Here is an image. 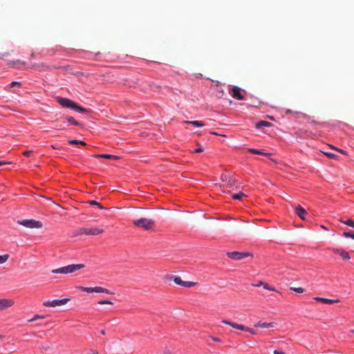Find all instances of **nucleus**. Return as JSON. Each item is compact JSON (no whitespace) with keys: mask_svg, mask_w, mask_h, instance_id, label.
Returning a JSON list of instances; mask_svg holds the SVG:
<instances>
[{"mask_svg":"<svg viewBox=\"0 0 354 354\" xmlns=\"http://www.w3.org/2000/svg\"><path fill=\"white\" fill-rule=\"evenodd\" d=\"M84 268H85V265L83 263L71 264L57 269H53L51 272L54 274H69L73 273Z\"/></svg>","mask_w":354,"mask_h":354,"instance_id":"f257e3e1","label":"nucleus"},{"mask_svg":"<svg viewBox=\"0 0 354 354\" xmlns=\"http://www.w3.org/2000/svg\"><path fill=\"white\" fill-rule=\"evenodd\" d=\"M57 101L64 107L72 109L82 113L88 112V111L86 109L80 106L70 99L59 97Z\"/></svg>","mask_w":354,"mask_h":354,"instance_id":"f03ea898","label":"nucleus"},{"mask_svg":"<svg viewBox=\"0 0 354 354\" xmlns=\"http://www.w3.org/2000/svg\"><path fill=\"white\" fill-rule=\"evenodd\" d=\"M134 225L145 230H149L154 226V221L151 218H141L133 221Z\"/></svg>","mask_w":354,"mask_h":354,"instance_id":"7ed1b4c3","label":"nucleus"},{"mask_svg":"<svg viewBox=\"0 0 354 354\" xmlns=\"http://www.w3.org/2000/svg\"><path fill=\"white\" fill-rule=\"evenodd\" d=\"M17 223L28 228H41L43 226L41 221L34 219H24L18 221Z\"/></svg>","mask_w":354,"mask_h":354,"instance_id":"20e7f679","label":"nucleus"},{"mask_svg":"<svg viewBox=\"0 0 354 354\" xmlns=\"http://www.w3.org/2000/svg\"><path fill=\"white\" fill-rule=\"evenodd\" d=\"M222 322L223 324H227V325L232 326V328H234L235 329L240 330H243V331H247V332L251 333L252 335H256L257 334V332L254 330H253V329H252L250 328H248L247 326H245L244 325L239 324H236L235 322H230V321L226 320V319H223Z\"/></svg>","mask_w":354,"mask_h":354,"instance_id":"39448f33","label":"nucleus"},{"mask_svg":"<svg viewBox=\"0 0 354 354\" xmlns=\"http://www.w3.org/2000/svg\"><path fill=\"white\" fill-rule=\"evenodd\" d=\"M79 290H81L84 292L91 293V292H97V293H106V294H111V292L106 288L96 286V287H84V286H79L77 287Z\"/></svg>","mask_w":354,"mask_h":354,"instance_id":"423d86ee","label":"nucleus"},{"mask_svg":"<svg viewBox=\"0 0 354 354\" xmlns=\"http://www.w3.org/2000/svg\"><path fill=\"white\" fill-rule=\"evenodd\" d=\"M80 234L86 235H98L104 232V230L100 227H82L79 230Z\"/></svg>","mask_w":354,"mask_h":354,"instance_id":"0eeeda50","label":"nucleus"},{"mask_svg":"<svg viewBox=\"0 0 354 354\" xmlns=\"http://www.w3.org/2000/svg\"><path fill=\"white\" fill-rule=\"evenodd\" d=\"M227 256L234 260H241L245 257H252V254L249 252H227Z\"/></svg>","mask_w":354,"mask_h":354,"instance_id":"6e6552de","label":"nucleus"},{"mask_svg":"<svg viewBox=\"0 0 354 354\" xmlns=\"http://www.w3.org/2000/svg\"><path fill=\"white\" fill-rule=\"evenodd\" d=\"M70 301L69 298H64L62 299H55L53 301H46L43 305L46 307H56L58 306H63L66 304Z\"/></svg>","mask_w":354,"mask_h":354,"instance_id":"1a4fd4ad","label":"nucleus"},{"mask_svg":"<svg viewBox=\"0 0 354 354\" xmlns=\"http://www.w3.org/2000/svg\"><path fill=\"white\" fill-rule=\"evenodd\" d=\"M174 281L175 283L185 288H192L197 284L196 282L183 281L182 279L178 276H176L174 278Z\"/></svg>","mask_w":354,"mask_h":354,"instance_id":"9d476101","label":"nucleus"},{"mask_svg":"<svg viewBox=\"0 0 354 354\" xmlns=\"http://www.w3.org/2000/svg\"><path fill=\"white\" fill-rule=\"evenodd\" d=\"M12 299H0V311L4 310L14 305Z\"/></svg>","mask_w":354,"mask_h":354,"instance_id":"9b49d317","label":"nucleus"},{"mask_svg":"<svg viewBox=\"0 0 354 354\" xmlns=\"http://www.w3.org/2000/svg\"><path fill=\"white\" fill-rule=\"evenodd\" d=\"M231 94L234 98L237 100H242L244 99V96L241 93V89L237 86H234L232 88Z\"/></svg>","mask_w":354,"mask_h":354,"instance_id":"f8f14e48","label":"nucleus"},{"mask_svg":"<svg viewBox=\"0 0 354 354\" xmlns=\"http://www.w3.org/2000/svg\"><path fill=\"white\" fill-rule=\"evenodd\" d=\"M332 251L335 254H337L340 255L344 259L348 260L351 259L349 254L346 250H344L343 249L333 248V249H332Z\"/></svg>","mask_w":354,"mask_h":354,"instance_id":"ddd939ff","label":"nucleus"},{"mask_svg":"<svg viewBox=\"0 0 354 354\" xmlns=\"http://www.w3.org/2000/svg\"><path fill=\"white\" fill-rule=\"evenodd\" d=\"M277 325L275 322H258L256 324H254V326L256 328H273Z\"/></svg>","mask_w":354,"mask_h":354,"instance_id":"4468645a","label":"nucleus"},{"mask_svg":"<svg viewBox=\"0 0 354 354\" xmlns=\"http://www.w3.org/2000/svg\"><path fill=\"white\" fill-rule=\"evenodd\" d=\"M252 286H255V287H259V286H262L263 287L264 289L266 290H270V291H274V292H277V290L275 289L274 287L273 286H270L268 283H266V282H263L262 281H259L258 283H253L252 284Z\"/></svg>","mask_w":354,"mask_h":354,"instance_id":"2eb2a0df","label":"nucleus"},{"mask_svg":"<svg viewBox=\"0 0 354 354\" xmlns=\"http://www.w3.org/2000/svg\"><path fill=\"white\" fill-rule=\"evenodd\" d=\"M296 214L302 220H305L304 215L307 213L306 211L300 205H297L295 207Z\"/></svg>","mask_w":354,"mask_h":354,"instance_id":"dca6fc26","label":"nucleus"},{"mask_svg":"<svg viewBox=\"0 0 354 354\" xmlns=\"http://www.w3.org/2000/svg\"><path fill=\"white\" fill-rule=\"evenodd\" d=\"M315 299L317 301H322L326 304H332L334 303L339 302V300H338V299L333 300V299H326V298H322V297H316V298H315Z\"/></svg>","mask_w":354,"mask_h":354,"instance_id":"f3484780","label":"nucleus"},{"mask_svg":"<svg viewBox=\"0 0 354 354\" xmlns=\"http://www.w3.org/2000/svg\"><path fill=\"white\" fill-rule=\"evenodd\" d=\"M271 126V123L267 122V121H263V120H261L260 122H259L258 123H257L256 124V127L257 129H261L264 127H270Z\"/></svg>","mask_w":354,"mask_h":354,"instance_id":"a211bd4d","label":"nucleus"},{"mask_svg":"<svg viewBox=\"0 0 354 354\" xmlns=\"http://www.w3.org/2000/svg\"><path fill=\"white\" fill-rule=\"evenodd\" d=\"M185 122L192 124L193 126L196 127H202L204 126V124L202 122L198 121V120L185 121Z\"/></svg>","mask_w":354,"mask_h":354,"instance_id":"6ab92c4d","label":"nucleus"},{"mask_svg":"<svg viewBox=\"0 0 354 354\" xmlns=\"http://www.w3.org/2000/svg\"><path fill=\"white\" fill-rule=\"evenodd\" d=\"M236 183V180L232 177H228V179L227 180V185L226 187L229 188H232Z\"/></svg>","mask_w":354,"mask_h":354,"instance_id":"aec40b11","label":"nucleus"},{"mask_svg":"<svg viewBox=\"0 0 354 354\" xmlns=\"http://www.w3.org/2000/svg\"><path fill=\"white\" fill-rule=\"evenodd\" d=\"M102 158L111 159V160H119L120 158L118 156L111 154H102Z\"/></svg>","mask_w":354,"mask_h":354,"instance_id":"412c9836","label":"nucleus"},{"mask_svg":"<svg viewBox=\"0 0 354 354\" xmlns=\"http://www.w3.org/2000/svg\"><path fill=\"white\" fill-rule=\"evenodd\" d=\"M66 120L71 124H73L75 126H79L80 123L77 122L73 117L71 116H67L66 118Z\"/></svg>","mask_w":354,"mask_h":354,"instance_id":"4be33fe9","label":"nucleus"},{"mask_svg":"<svg viewBox=\"0 0 354 354\" xmlns=\"http://www.w3.org/2000/svg\"><path fill=\"white\" fill-rule=\"evenodd\" d=\"M243 196H245V194L243 192H239L238 194H234L232 195V198L234 200H241Z\"/></svg>","mask_w":354,"mask_h":354,"instance_id":"5701e85b","label":"nucleus"},{"mask_svg":"<svg viewBox=\"0 0 354 354\" xmlns=\"http://www.w3.org/2000/svg\"><path fill=\"white\" fill-rule=\"evenodd\" d=\"M339 221L341 223H344V224H346V225H348V226L352 227H353V228H354V221H353V220H352V219H348V220H346V221H343V220H342V219H339Z\"/></svg>","mask_w":354,"mask_h":354,"instance_id":"b1692460","label":"nucleus"},{"mask_svg":"<svg viewBox=\"0 0 354 354\" xmlns=\"http://www.w3.org/2000/svg\"><path fill=\"white\" fill-rule=\"evenodd\" d=\"M9 257L10 256L8 254H6L3 255H0V264L4 263L5 262H6L8 261V259H9Z\"/></svg>","mask_w":354,"mask_h":354,"instance_id":"393cba45","label":"nucleus"},{"mask_svg":"<svg viewBox=\"0 0 354 354\" xmlns=\"http://www.w3.org/2000/svg\"><path fill=\"white\" fill-rule=\"evenodd\" d=\"M343 236L346 238H351V239H354V232H344L343 233Z\"/></svg>","mask_w":354,"mask_h":354,"instance_id":"a878e982","label":"nucleus"},{"mask_svg":"<svg viewBox=\"0 0 354 354\" xmlns=\"http://www.w3.org/2000/svg\"><path fill=\"white\" fill-rule=\"evenodd\" d=\"M290 289L294 292H297V293H303L304 292V289L303 288L290 287Z\"/></svg>","mask_w":354,"mask_h":354,"instance_id":"bb28decb","label":"nucleus"},{"mask_svg":"<svg viewBox=\"0 0 354 354\" xmlns=\"http://www.w3.org/2000/svg\"><path fill=\"white\" fill-rule=\"evenodd\" d=\"M44 318H45V316H44V315H36L32 319H29L28 322H32L37 320V319H44Z\"/></svg>","mask_w":354,"mask_h":354,"instance_id":"cd10ccee","label":"nucleus"},{"mask_svg":"<svg viewBox=\"0 0 354 354\" xmlns=\"http://www.w3.org/2000/svg\"><path fill=\"white\" fill-rule=\"evenodd\" d=\"M91 205H97L100 209H104V207L99 203L95 201H91L88 202Z\"/></svg>","mask_w":354,"mask_h":354,"instance_id":"c85d7f7f","label":"nucleus"},{"mask_svg":"<svg viewBox=\"0 0 354 354\" xmlns=\"http://www.w3.org/2000/svg\"><path fill=\"white\" fill-rule=\"evenodd\" d=\"M98 304H109V305H113V303L109 300H102V301H98Z\"/></svg>","mask_w":354,"mask_h":354,"instance_id":"c756f323","label":"nucleus"},{"mask_svg":"<svg viewBox=\"0 0 354 354\" xmlns=\"http://www.w3.org/2000/svg\"><path fill=\"white\" fill-rule=\"evenodd\" d=\"M248 151L250 152H251L252 153H254V154H260V151L258 149H249Z\"/></svg>","mask_w":354,"mask_h":354,"instance_id":"7c9ffc66","label":"nucleus"},{"mask_svg":"<svg viewBox=\"0 0 354 354\" xmlns=\"http://www.w3.org/2000/svg\"><path fill=\"white\" fill-rule=\"evenodd\" d=\"M68 142L71 145H79L80 140H69Z\"/></svg>","mask_w":354,"mask_h":354,"instance_id":"2f4dec72","label":"nucleus"},{"mask_svg":"<svg viewBox=\"0 0 354 354\" xmlns=\"http://www.w3.org/2000/svg\"><path fill=\"white\" fill-rule=\"evenodd\" d=\"M204 151V149L203 147L200 146L198 148H197L194 152V153H201Z\"/></svg>","mask_w":354,"mask_h":354,"instance_id":"473e14b6","label":"nucleus"},{"mask_svg":"<svg viewBox=\"0 0 354 354\" xmlns=\"http://www.w3.org/2000/svg\"><path fill=\"white\" fill-rule=\"evenodd\" d=\"M16 85L20 86V83H19V82H12L10 83V88H12V87H14V86H16Z\"/></svg>","mask_w":354,"mask_h":354,"instance_id":"72a5a7b5","label":"nucleus"},{"mask_svg":"<svg viewBox=\"0 0 354 354\" xmlns=\"http://www.w3.org/2000/svg\"><path fill=\"white\" fill-rule=\"evenodd\" d=\"M32 153V151H26L23 153L25 156H29Z\"/></svg>","mask_w":354,"mask_h":354,"instance_id":"f704fd0d","label":"nucleus"},{"mask_svg":"<svg viewBox=\"0 0 354 354\" xmlns=\"http://www.w3.org/2000/svg\"><path fill=\"white\" fill-rule=\"evenodd\" d=\"M328 157L329 158H334L336 156L333 153H325Z\"/></svg>","mask_w":354,"mask_h":354,"instance_id":"c9c22d12","label":"nucleus"},{"mask_svg":"<svg viewBox=\"0 0 354 354\" xmlns=\"http://www.w3.org/2000/svg\"><path fill=\"white\" fill-rule=\"evenodd\" d=\"M273 354H286V353L283 351L275 350V351H274Z\"/></svg>","mask_w":354,"mask_h":354,"instance_id":"e433bc0d","label":"nucleus"},{"mask_svg":"<svg viewBox=\"0 0 354 354\" xmlns=\"http://www.w3.org/2000/svg\"><path fill=\"white\" fill-rule=\"evenodd\" d=\"M221 179H222L223 181H226L227 182V180L228 179V177L227 176H221Z\"/></svg>","mask_w":354,"mask_h":354,"instance_id":"4c0bfd02","label":"nucleus"},{"mask_svg":"<svg viewBox=\"0 0 354 354\" xmlns=\"http://www.w3.org/2000/svg\"><path fill=\"white\" fill-rule=\"evenodd\" d=\"M259 155H262V156H269L270 153H266L264 152L263 151H260V154Z\"/></svg>","mask_w":354,"mask_h":354,"instance_id":"58836bf2","label":"nucleus"},{"mask_svg":"<svg viewBox=\"0 0 354 354\" xmlns=\"http://www.w3.org/2000/svg\"><path fill=\"white\" fill-rule=\"evenodd\" d=\"M335 149H336L337 151H339V152H340L341 153H342V154H346V152L345 151L342 150V149H337V148H335Z\"/></svg>","mask_w":354,"mask_h":354,"instance_id":"ea45409f","label":"nucleus"},{"mask_svg":"<svg viewBox=\"0 0 354 354\" xmlns=\"http://www.w3.org/2000/svg\"><path fill=\"white\" fill-rule=\"evenodd\" d=\"M79 145H82V146H86V143L85 142H84V141H81V140H80V143H79Z\"/></svg>","mask_w":354,"mask_h":354,"instance_id":"a19ab883","label":"nucleus"},{"mask_svg":"<svg viewBox=\"0 0 354 354\" xmlns=\"http://www.w3.org/2000/svg\"><path fill=\"white\" fill-rule=\"evenodd\" d=\"M6 164H10V162L0 161V166L6 165Z\"/></svg>","mask_w":354,"mask_h":354,"instance_id":"79ce46f5","label":"nucleus"},{"mask_svg":"<svg viewBox=\"0 0 354 354\" xmlns=\"http://www.w3.org/2000/svg\"><path fill=\"white\" fill-rule=\"evenodd\" d=\"M212 339L214 341V342H220V339L217 338V337H212Z\"/></svg>","mask_w":354,"mask_h":354,"instance_id":"37998d69","label":"nucleus"},{"mask_svg":"<svg viewBox=\"0 0 354 354\" xmlns=\"http://www.w3.org/2000/svg\"><path fill=\"white\" fill-rule=\"evenodd\" d=\"M101 156H102V154H95V155H94V157H95V158H102Z\"/></svg>","mask_w":354,"mask_h":354,"instance_id":"c03bdc74","label":"nucleus"},{"mask_svg":"<svg viewBox=\"0 0 354 354\" xmlns=\"http://www.w3.org/2000/svg\"><path fill=\"white\" fill-rule=\"evenodd\" d=\"M101 334L104 335L106 334L105 330H101Z\"/></svg>","mask_w":354,"mask_h":354,"instance_id":"a18cd8bd","label":"nucleus"},{"mask_svg":"<svg viewBox=\"0 0 354 354\" xmlns=\"http://www.w3.org/2000/svg\"><path fill=\"white\" fill-rule=\"evenodd\" d=\"M321 227L324 229V230H327V228L324 225H321Z\"/></svg>","mask_w":354,"mask_h":354,"instance_id":"49530a36","label":"nucleus"},{"mask_svg":"<svg viewBox=\"0 0 354 354\" xmlns=\"http://www.w3.org/2000/svg\"><path fill=\"white\" fill-rule=\"evenodd\" d=\"M211 133L214 134V135H218V133H216V132H212Z\"/></svg>","mask_w":354,"mask_h":354,"instance_id":"de8ad7c7","label":"nucleus"},{"mask_svg":"<svg viewBox=\"0 0 354 354\" xmlns=\"http://www.w3.org/2000/svg\"><path fill=\"white\" fill-rule=\"evenodd\" d=\"M51 147H52L53 149H56V147H55L54 145H51Z\"/></svg>","mask_w":354,"mask_h":354,"instance_id":"09e8293b","label":"nucleus"},{"mask_svg":"<svg viewBox=\"0 0 354 354\" xmlns=\"http://www.w3.org/2000/svg\"><path fill=\"white\" fill-rule=\"evenodd\" d=\"M350 331H351V333H354V330H351Z\"/></svg>","mask_w":354,"mask_h":354,"instance_id":"8fccbe9b","label":"nucleus"},{"mask_svg":"<svg viewBox=\"0 0 354 354\" xmlns=\"http://www.w3.org/2000/svg\"><path fill=\"white\" fill-rule=\"evenodd\" d=\"M269 118L273 120V117H269Z\"/></svg>","mask_w":354,"mask_h":354,"instance_id":"3c124183","label":"nucleus"}]
</instances>
